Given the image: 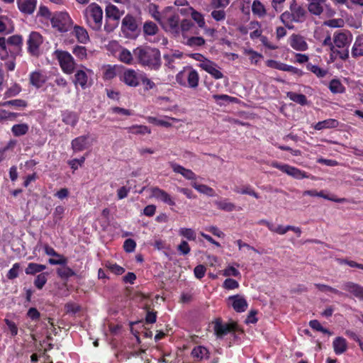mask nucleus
<instances>
[{
  "instance_id": "f257e3e1",
  "label": "nucleus",
  "mask_w": 363,
  "mask_h": 363,
  "mask_svg": "<svg viewBox=\"0 0 363 363\" xmlns=\"http://www.w3.org/2000/svg\"><path fill=\"white\" fill-rule=\"evenodd\" d=\"M133 54L143 65L152 69H157L160 65V52L156 48L139 47L133 50Z\"/></svg>"
},
{
  "instance_id": "f03ea898",
  "label": "nucleus",
  "mask_w": 363,
  "mask_h": 363,
  "mask_svg": "<svg viewBox=\"0 0 363 363\" xmlns=\"http://www.w3.org/2000/svg\"><path fill=\"white\" fill-rule=\"evenodd\" d=\"M199 79L198 72L191 66L184 67L175 77V80L179 85L190 89L198 87Z\"/></svg>"
},
{
  "instance_id": "7ed1b4c3",
  "label": "nucleus",
  "mask_w": 363,
  "mask_h": 363,
  "mask_svg": "<svg viewBox=\"0 0 363 363\" xmlns=\"http://www.w3.org/2000/svg\"><path fill=\"white\" fill-rule=\"evenodd\" d=\"M86 23L93 30H99L102 26L103 10L96 3H91L86 7L84 12Z\"/></svg>"
},
{
  "instance_id": "20e7f679",
  "label": "nucleus",
  "mask_w": 363,
  "mask_h": 363,
  "mask_svg": "<svg viewBox=\"0 0 363 363\" xmlns=\"http://www.w3.org/2000/svg\"><path fill=\"white\" fill-rule=\"evenodd\" d=\"M55 55L65 74H72L74 72L76 63L70 53L57 50L55 52Z\"/></svg>"
},
{
  "instance_id": "39448f33",
  "label": "nucleus",
  "mask_w": 363,
  "mask_h": 363,
  "mask_svg": "<svg viewBox=\"0 0 363 363\" xmlns=\"http://www.w3.org/2000/svg\"><path fill=\"white\" fill-rule=\"evenodd\" d=\"M93 76L94 72L92 69L84 65H80L76 70L74 83L80 86L82 89H85L91 86Z\"/></svg>"
},
{
  "instance_id": "423d86ee",
  "label": "nucleus",
  "mask_w": 363,
  "mask_h": 363,
  "mask_svg": "<svg viewBox=\"0 0 363 363\" xmlns=\"http://www.w3.org/2000/svg\"><path fill=\"white\" fill-rule=\"evenodd\" d=\"M51 23L60 32H67L72 27V21L67 12H59L53 16Z\"/></svg>"
},
{
  "instance_id": "0eeeda50",
  "label": "nucleus",
  "mask_w": 363,
  "mask_h": 363,
  "mask_svg": "<svg viewBox=\"0 0 363 363\" xmlns=\"http://www.w3.org/2000/svg\"><path fill=\"white\" fill-rule=\"evenodd\" d=\"M28 52L33 56H39L41 51L40 48L43 43L42 35L36 31L31 32L27 39Z\"/></svg>"
},
{
  "instance_id": "6e6552de",
  "label": "nucleus",
  "mask_w": 363,
  "mask_h": 363,
  "mask_svg": "<svg viewBox=\"0 0 363 363\" xmlns=\"http://www.w3.org/2000/svg\"><path fill=\"white\" fill-rule=\"evenodd\" d=\"M165 11L164 16L161 21L160 25L162 28L169 33L173 34H178L179 33V18L177 15H168L167 11Z\"/></svg>"
},
{
  "instance_id": "1a4fd4ad",
  "label": "nucleus",
  "mask_w": 363,
  "mask_h": 363,
  "mask_svg": "<svg viewBox=\"0 0 363 363\" xmlns=\"http://www.w3.org/2000/svg\"><path fill=\"white\" fill-rule=\"evenodd\" d=\"M142 74L143 72H139L132 69H126L120 78L127 86L136 87L140 83Z\"/></svg>"
},
{
  "instance_id": "9d476101",
  "label": "nucleus",
  "mask_w": 363,
  "mask_h": 363,
  "mask_svg": "<svg viewBox=\"0 0 363 363\" xmlns=\"http://www.w3.org/2000/svg\"><path fill=\"white\" fill-rule=\"evenodd\" d=\"M147 191L149 192L150 198H154L170 206H174L176 204L174 199L167 192L158 187H151Z\"/></svg>"
},
{
  "instance_id": "9b49d317",
  "label": "nucleus",
  "mask_w": 363,
  "mask_h": 363,
  "mask_svg": "<svg viewBox=\"0 0 363 363\" xmlns=\"http://www.w3.org/2000/svg\"><path fill=\"white\" fill-rule=\"evenodd\" d=\"M215 335L217 337H223L235 329L236 324L234 323H223L220 319H216L212 323Z\"/></svg>"
},
{
  "instance_id": "f8f14e48",
  "label": "nucleus",
  "mask_w": 363,
  "mask_h": 363,
  "mask_svg": "<svg viewBox=\"0 0 363 363\" xmlns=\"http://www.w3.org/2000/svg\"><path fill=\"white\" fill-rule=\"evenodd\" d=\"M352 40V35L349 31L335 32L333 35L335 47L343 48L348 46Z\"/></svg>"
},
{
  "instance_id": "ddd939ff",
  "label": "nucleus",
  "mask_w": 363,
  "mask_h": 363,
  "mask_svg": "<svg viewBox=\"0 0 363 363\" xmlns=\"http://www.w3.org/2000/svg\"><path fill=\"white\" fill-rule=\"evenodd\" d=\"M89 135H81L72 140L71 145L74 152H82L91 146Z\"/></svg>"
},
{
  "instance_id": "4468645a",
  "label": "nucleus",
  "mask_w": 363,
  "mask_h": 363,
  "mask_svg": "<svg viewBox=\"0 0 363 363\" xmlns=\"http://www.w3.org/2000/svg\"><path fill=\"white\" fill-rule=\"evenodd\" d=\"M227 304L238 313L244 312L247 308V303L242 296H229Z\"/></svg>"
},
{
  "instance_id": "2eb2a0df",
  "label": "nucleus",
  "mask_w": 363,
  "mask_h": 363,
  "mask_svg": "<svg viewBox=\"0 0 363 363\" xmlns=\"http://www.w3.org/2000/svg\"><path fill=\"white\" fill-rule=\"evenodd\" d=\"M202 69L208 73L212 77L216 79H220L223 77V74L220 71L219 66L214 62L208 60L206 64L202 66Z\"/></svg>"
},
{
  "instance_id": "dca6fc26",
  "label": "nucleus",
  "mask_w": 363,
  "mask_h": 363,
  "mask_svg": "<svg viewBox=\"0 0 363 363\" xmlns=\"http://www.w3.org/2000/svg\"><path fill=\"white\" fill-rule=\"evenodd\" d=\"M291 47L298 51H305L308 49V44L303 37L293 34L289 38Z\"/></svg>"
},
{
  "instance_id": "f3484780",
  "label": "nucleus",
  "mask_w": 363,
  "mask_h": 363,
  "mask_svg": "<svg viewBox=\"0 0 363 363\" xmlns=\"http://www.w3.org/2000/svg\"><path fill=\"white\" fill-rule=\"evenodd\" d=\"M170 166L175 173L180 174L185 179L191 181V182H196L197 176L192 170L186 169L184 167L173 162L170 163Z\"/></svg>"
},
{
  "instance_id": "a211bd4d",
  "label": "nucleus",
  "mask_w": 363,
  "mask_h": 363,
  "mask_svg": "<svg viewBox=\"0 0 363 363\" xmlns=\"http://www.w3.org/2000/svg\"><path fill=\"white\" fill-rule=\"evenodd\" d=\"M43 248H44V250H45V252L46 255H48L49 256H52V257H55L57 258V260H55L53 258L49 259L48 262L50 264L55 265V264H67V259L65 257H64L62 255L58 254L54 250V248H52V247H50L48 245H45Z\"/></svg>"
},
{
  "instance_id": "6ab92c4d",
  "label": "nucleus",
  "mask_w": 363,
  "mask_h": 363,
  "mask_svg": "<svg viewBox=\"0 0 363 363\" xmlns=\"http://www.w3.org/2000/svg\"><path fill=\"white\" fill-rule=\"evenodd\" d=\"M19 10L26 14H32L37 5V0H17Z\"/></svg>"
},
{
  "instance_id": "aec40b11",
  "label": "nucleus",
  "mask_w": 363,
  "mask_h": 363,
  "mask_svg": "<svg viewBox=\"0 0 363 363\" xmlns=\"http://www.w3.org/2000/svg\"><path fill=\"white\" fill-rule=\"evenodd\" d=\"M105 11L106 18L111 19L116 21V25L114 26H116L118 24V21L123 16V13L116 6L111 4H108L106 6Z\"/></svg>"
},
{
  "instance_id": "412c9836",
  "label": "nucleus",
  "mask_w": 363,
  "mask_h": 363,
  "mask_svg": "<svg viewBox=\"0 0 363 363\" xmlns=\"http://www.w3.org/2000/svg\"><path fill=\"white\" fill-rule=\"evenodd\" d=\"M291 11V20L296 22H301L304 19L305 10L301 6H298L296 1L294 0L290 6Z\"/></svg>"
},
{
  "instance_id": "4be33fe9",
  "label": "nucleus",
  "mask_w": 363,
  "mask_h": 363,
  "mask_svg": "<svg viewBox=\"0 0 363 363\" xmlns=\"http://www.w3.org/2000/svg\"><path fill=\"white\" fill-rule=\"evenodd\" d=\"M342 289L354 295H363V286L352 281H347L342 284Z\"/></svg>"
},
{
  "instance_id": "5701e85b",
  "label": "nucleus",
  "mask_w": 363,
  "mask_h": 363,
  "mask_svg": "<svg viewBox=\"0 0 363 363\" xmlns=\"http://www.w3.org/2000/svg\"><path fill=\"white\" fill-rule=\"evenodd\" d=\"M326 0H310L308 11L313 15L319 16L323 11V7Z\"/></svg>"
},
{
  "instance_id": "b1692460",
  "label": "nucleus",
  "mask_w": 363,
  "mask_h": 363,
  "mask_svg": "<svg viewBox=\"0 0 363 363\" xmlns=\"http://www.w3.org/2000/svg\"><path fill=\"white\" fill-rule=\"evenodd\" d=\"M46 80V76L38 71L33 72L30 74V82L36 88L41 87Z\"/></svg>"
},
{
  "instance_id": "393cba45",
  "label": "nucleus",
  "mask_w": 363,
  "mask_h": 363,
  "mask_svg": "<svg viewBox=\"0 0 363 363\" xmlns=\"http://www.w3.org/2000/svg\"><path fill=\"white\" fill-rule=\"evenodd\" d=\"M138 28V25L135 18L129 15L124 17L122 21V30L123 32H135Z\"/></svg>"
},
{
  "instance_id": "a878e982",
  "label": "nucleus",
  "mask_w": 363,
  "mask_h": 363,
  "mask_svg": "<svg viewBox=\"0 0 363 363\" xmlns=\"http://www.w3.org/2000/svg\"><path fill=\"white\" fill-rule=\"evenodd\" d=\"M351 52L354 57L363 56V34L357 36Z\"/></svg>"
},
{
  "instance_id": "bb28decb",
  "label": "nucleus",
  "mask_w": 363,
  "mask_h": 363,
  "mask_svg": "<svg viewBox=\"0 0 363 363\" xmlns=\"http://www.w3.org/2000/svg\"><path fill=\"white\" fill-rule=\"evenodd\" d=\"M74 33L80 43L86 44L89 41V34L85 28L81 26H74Z\"/></svg>"
},
{
  "instance_id": "cd10ccee",
  "label": "nucleus",
  "mask_w": 363,
  "mask_h": 363,
  "mask_svg": "<svg viewBox=\"0 0 363 363\" xmlns=\"http://www.w3.org/2000/svg\"><path fill=\"white\" fill-rule=\"evenodd\" d=\"M286 174L296 179H301L303 178H308V175L304 171H302L296 167L287 164L285 172Z\"/></svg>"
},
{
  "instance_id": "c85d7f7f",
  "label": "nucleus",
  "mask_w": 363,
  "mask_h": 363,
  "mask_svg": "<svg viewBox=\"0 0 363 363\" xmlns=\"http://www.w3.org/2000/svg\"><path fill=\"white\" fill-rule=\"evenodd\" d=\"M191 185L194 189H195L198 192L205 194L208 196H214L215 191L214 190L205 184H199L196 182H193L191 183Z\"/></svg>"
},
{
  "instance_id": "c756f323",
  "label": "nucleus",
  "mask_w": 363,
  "mask_h": 363,
  "mask_svg": "<svg viewBox=\"0 0 363 363\" xmlns=\"http://www.w3.org/2000/svg\"><path fill=\"white\" fill-rule=\"evenodd\" d=\"M338 126V121L333 118H329L323 121L317 123L314 125V128L317 130H320L327 128H333Z\"/></svg>"
},
{
  "instance_id": "7c9ffc66",
  "label": "nucleus",
  "mask_w": 363,
  "mask_h": 363,
  "mask_svg": "<svg viewBox=\"0 0 363 363\" xmlns=\"http://www.w3.org/2000/svg\"><path fill=\"white\" fill-rule=\"evenodd\" d=\"M334 351L337 354H342L347 349V342L345 338L336 337L333 342Z\"/></svg>"
},
{
  "instance_id": "2f4dec72",
  "label": "nucleus",
  "mask_w": 363,
  "mask_h": 363,
  "mask_svg": "<svg viewBox=\"0 0 363 363\" xmlns=\"http://www.w3.org/2000/svg\"><path fill=\"white\" fill-rule=\"evenodd\" d=\"M14 29L12 21L6 16L0 18V33H11Z\"/></svg>"
},
{
  "instance_id": "473e14b6",
  "label": "nucleus",
  "mask_w": 363,
  "mask_h": 363,
  "mask_svg": "<svg viewBox=\"0 0 363 363\" xmlns=\"http://www.w3.org/2000/svg\"><path fill=\"white\" fill-rule=\"evenodd\" d=\"M188 9L190 11L192 19L197 23L198 26L201 28H204L206 22L203 15L191 6L188 7Z\"/></svg>"
},
{
  "instance_id": "72a5a7b5",
  "label": "nucleus",
  "mask_w": 363,
  "mask_h": 363,
  "mask_svg": "<svg viewBox=\"0 0 363 363\" xmlns=\"http://www.w3.org/2000/svg\"><path fill=\"white\" fill-rule=\"evenodd\" d=\"M191 354L194 358H196L198 360H201L203 359L208 358L209 352L205 347L197 346L193 349Z\"/></svg>"
},
{
  "instance_id": "f704fd0d",
  "label": "nucleus",
  "mask_w": 363,
  "mask_h": 363,
  "mask_svg": "<svg viewBox=\"0 0 363 363\" xmlns=\"http://www.w3.org/2000/svg\"><path fill=\"white\" fill-rule=\"evenodd\" d=\"M329 89L333 94H342L345 88L342 82L337 79H332L329 83Z\"/></svg>"
},
{
  "instance_id": "c9c22d12",
  "label": "nucleus",
  "mask_w": 363,
  "mask_h": 363,
  "mask_svg": "<svg viewBox=\"0 0 363 363\" xmlns=\"http://www.w3.org/2000/svg\"><path fill=\"white\" fill-rule=\"evenodd\" d=\"M62 120L65 124L73 127L78 122V116L75 113L65 111L62 113Z\"/></svg>"
},
{
  "instance_id": "e433bc0d",
  "label": "nucleus",
  "mask_w": 363,
  "mask_h": 363,
  "mask_svg": "<svg viewBox=\"0 0 363 363\" xmlns=\"http://www.w3.org/2000/svg\"><path fill=\"white\" fill-rule=\"evenodd\" d=\"M239 264H229L223 271V275L225 277H240L241 276L238 267Z\"/></svg>"
},
{
  "instance_id": "4c0bfd02",
  "label": "nucleus",
  "mask_w": 363,
  "mask_h": 363,
  "mask_svg": "<svg viewBox=\"0 0 363 363\" xmlns=\"http://www.w3.org/2000/svg\"><path fill=\"white\" fill-rule=\"evenodd\" d=\"M252 11L253 14L257 15L258 17H263L266 14V9L264 6L258 0H255L252 3Z\"/></svg>"
},
{
  "instance_id": "58836bf2",
  "label": "nucleus",
  "mask_w": 363,
  "mask_h": 363,
  "mask_svg": "<svg viewBox=\"0 0 363 363\" xmlns=\"http://www.w3.org/2000/svg\"><path fill=\"white\" fill-rule=\"evenodd\" d=\"M45 269L46 266L44 264L31 262L28 264V267L25 269V272L26 274H35L43 272Z\"/></svg>"
},
{
  "instance_id": "ea45409f",
  "label": "nucleus",
  "mask_w": 363,
  "mask_h": 363,
  "mask_svg": "<svg viewBox=\"0 0 363 363\" xmlns=\"http://www.w3.org/2000/svg\"><path fill=\"white\" fill-rule=\"evenodd\" d=\"M180 236L187 239L188 240L193 241L196 238V234L194 230L189 228H180L178 230Z\"/></svg>"
},
{
  "instance_id": "a19ab883",
  "label": "nucleus",
  "mask_w": 363,
  "mask_h": 363,
  "mask_svg": "<svg viewBox=\"0 0 363 363\" xmlns=\"http://www.w3.org/2000/svg\"><path fill=\"white\" fill-rule=\"evenodd\" d=\"M128 132L133 134L145 135L150 134L151 130L146 125H136L130 127Z\"/></svg>"
},
{
  "instance_id": "79ce46f5",
  "label": "nucleus",
  "mask_w": 363,
  "mask_h": 363,
  "mask_svg": "<svg viewBox=\"0 0 363 363\" xmlns=\"http://www.w3.org/2000/svg\"><path fill=\"white\" fill-rule=\"evenodd\" d=\"M234 191L240 194L250 195L256 199H259V195L254 191L250 186H244L242 187H235Z\"/></svg>"
},
{
  "instance_id": "37998d69",
  "label": "nucleus",
  "mask_w": 363,
  "mask_h": 363,
  "mask_svg": "<svg viewBox=\"0 0 363 363\" xmlns=\"http://www.w3.org/2000/svg\"><path fill=\"white\" fill-rule=\"evenodd\" d=\"M12 133L16 136L25 135L28 130V125L26 123L14 125L11 128Z\"/></svg>"
},
{
  "instance_id": "c03bdc74",
  "label": "nucleus",
  "mask_w": 363,
  "mask_h": 363,
  "mask_svg": "<svg viewBox=\"0 0 363 363\" xmlns=\"http://www.w3.org/2000/svg\"><path fill=\"white\" fill-rule=\"evenodd\" d=\"M307 69L315 74L318 77H324L327 74V70L322 69L321 67L312 65L311 63H308L306 66Z\"/></svg>"
},
{
  "instance_id": "a18cd8bd",
  "label": "nucleus",
  "mask_w": 363,
  "mask_h": 363,
  "mask_svg": "<svg viewBox=\"0 0 363 363\" xmlns=\"http://www.w3.org/2000/svg\"><path fill=\"white\" fill-rule=\"evenodd\" d=\"M72 52L80 60H86L87 57L86 49L84 46H75Z\"/></svg>"
},
{
  "instance_id": "49530a36",
  "label": "nucleus",
  "mask_w": 363,
  "mask_h": 363,
  "mask_svg": "<svg viewBox=\"0 0 363 363\" xmlns=\"http://www.w3.org/2000/svg\"><path fill=\"white\" fill-rule=\"evenodd\" d=\"M157 26L152 22H146L143 26V31L145 35H154L157 32Z\"/></svg>"
},
{
  "instance_id": "de8ad7c7",
  "label": "nucleus",
  "mask_w": 363,
  "mask_h": 363,
  "mask_svg": "<svg viewBox=\"0 0 363 363\" xmlns=\"http://www.w3.org/2000/svg\"><path fill=\"white\" fill-rule=\"evenodd\" d=\"M287 96L291 101H295L299 104L304 105L306 104V97L303 94H296L294 92H289Z\"/></svg>"
},
{
  "instance_id": "09e8293b",
  "label": "nucleus",
  "mask_w": 363,
  "mask_h": 363,
  "mask_svg": "<svg viewBox=\"0 0 363 363\" xmlns=\"http://www.w3.org/2000/svg\"><path fill=\"white\" fill-rule=\"evenodd\" d=\"M119 59L121 62L128 65L131 64L133 62L132 54L127 49H122L120 51Z\"/></svg>"
},
{
  "instance_id": "8fccbe9b",
  "label": "nucleus",
  "mask_w": 363,
  "mask_h": 363,
  "mask_svg": "<svg viewBox=\"0 0 363 363\" xmlns=\"http://www.w3.org/2000/svg\"><path fill=\"white\" fill-rule=\"evenodd\" d=\"M268 229L272 232L279 235H284L287 231L290 230V225L284 226L279 225L275 227L274 225H268Z\"/></svg>"
},
{
  "instance_id": "3c124183",
  "label": "nucleus",
  "mask_w": 363,
  "mask_h": 363,
  "mask_svg": "<svg viewBox=\"0 0 363 363\" xmlns=\"http://www.w3.org/2000/svg\"><path fill=\"white\" fill-rule=\"evenodd\" d=\"M149 123L155 124L156 125H160L164 127H170L172 123L166 119L157 118L156 117L149 116L147 118Z\"/></svg>"
},
{
  "instance_id": "603ef678",
  "label": "nucleus",
  "mask_w": 363,
  "mask_h": 363,
  "mask_svg": "<svg viewBox=\"0 0 363 363\" xmlns=\"http://www.w3.org/2000/svg\"><path fill=\"white\" fill-rule=\"evenodd\" d=\"M116 74V67L106 65L104 67V77L106 79H113Z\"/></svg>"
},
{
  "instance_id": "864d4df0",
  "label": "nucleus",
  "mask_w": 363,
  "mask_h": 363,
  "mask_svg": "<svg viewBox=\"0 0 363 363\" xmlns=\"http://www.w3.org/2000/svg\"><path fill=\"white\" fill-rule=\"evenodd\" d=\"M106 267L113 274L121 275L125 272V269L117 264L108 262L106 264Z\"/></svg>"
},
{
  "instance_id": "5fc2aeb1",
  "label": "nucleus",
  "mask_w": 363,
  "mask_h": 363,
  "mask_svg": "<svg viewBox=\"0 0 363 363\" xmlns=\"http://www.w3.org/2000/svg\"><path fill=\"white\" fill-rule=\"evenodd\" d=\"M48 273H41L37 276L34 282L37 288L41 289L45 284L48 279Z\"/></svg>"
},
{
  "instance_id": "6e6d98bb",
  "label": "nucleus",
  "mask_w": 363,
  "mask_h": 363,
  "mask_svg": "<svg viewBox=\"0 0 363 363\" xmlns=\"http://www.w3.org/2000/svg\"><path fill=\"white\" fill-rule=\"evenodd\" d=\"M212 18L216 21H221L225 19V12L223 9H215L211 12Z\"/></svg>"
},
{
  "instance_id": "4d7b16f0",
  "label": "nucleus",
  "mask_w": 363,
  "mask_h": 363,
  "mask_svg": "<svg viewBox=\"0 0 363 363\" xmlns=\"http://www.w3.org/2000/svg\"><path fill=\"white\" fill-rule=\"evenodd\" d=\"M85 161V157H81L79 159H73L68 161V164L73 171L77 170L79 167H82Z\"/></svg>"
},
{
  "instance_id": "13d9d810",
  "label": "nucleus",
  "mask_w": 363,
  "mask_h": 363,
  "mask_svg": "<svg viewBox=\"0 0 363 363\" xmlns=\"http://www.w3.org/2000/svg\"><path fill=\"white\" fill-rule=\"evenodd\" d=\"M245 54L248 55L252 63L257 64L262 58V55L252 50H246Z\"/></svg>"
},
{
  "instance_id": "bf43d9fd",
  "label": "nucleus",
  "mask_w": 363,
  "mask_h": 363,
  "mask_svg": "<svg viewBox=\"0 0 363 363\" xmlns=\"http://www.w3.org/2000/svg\"><path fill=\"white\" fill-rule=\"evenodd\" d=\"M140 82H142L144 86V89L146 91L152 89L155 87V84L151 79L147 78L143 73L141 77Z\"/></svg>"
},
{
  "instance_id": "052dcab7",
  "label": "nucleus",
  "mask_w": 363,
  "mask_h": 363,
  "mask_svg": "<svg viewBox=\"0 0 363 363\" xmlns=\"http://www.w3.org/2000/svg\"><path fill=\"white\" fill-rule=\"evenodd\" d=\"M217 206L220 209L226 211H233L235 209V206L227 201H220L217 203Z\"/></svg>"
},
{
  "instance_id": "680f3d73",
  "label": "nucleus",
  "mask_w": 363,
  "mask_h": 363,
  "mask_svg": "<svg viewBox=\"0 0 363 363\" xmlns=\"http://www.w3.org/2000/svg\"><path fill=\"white\" fill-rule=\"evenodd\" d=\"M223 286L227 290H233L238 288L239 283L237 281L229 278L224 281Z\"/></svg>"
},
{
  "instance_id": "e2e57ef3",
  "label": "nucleus",
  "mask_w": 363,
  "mask_h": 363,
  "mask_svg": "<svg viewBox=\"0 0 363 363\" xmlns=\"http://www.w3.org/2000/svg\"><path fill=\"white\" fill-rule=\"evenodd\" d=\"M7 43L9 45L20 46L22 45L23 38L19 35H14L8 38Z\"/></svg>"
},
{
  "instance_id": "0e129e2a",
  "label": "nucleus",
  "mask_w": 363,
  "mask_h": 363,
  "mask_svg": "<svg viewBox=\"0 0 363 363\" xmlns=\"http://www.w3.org/2000/svg\"><path fill=\"white\" fill-rule=\"evenodd\" d=\"M330 28H342L344 26V21L342 18L330 19L324 23Z\"/></svg>"
},
{
  "instance_id": "69168bd1",
  "label": "nucleus",
  "mask_w": 363,
  "mask_h": 363,
  "mask_svg": "<svg viewBox=\"0 0 363 363\" xmlns=\"http://www.w3.org/2000/svg\"><path fill=\"white\" fill-rule=\"evenodd\" d=\"M230 4V0H211V6L213 9H225Z\"/></svg>"
},
{
  "instance_id": "338daca9",
  "label": "nucleus",
  "mask_w": 363,
  "mask_h": 363,
  "mask_svg": "<svg viewBox=\"0 0 363 363\" xmlns=\"http://www.w3.org/2000/svg\"><path fill=\"white\" fill-rule=\"evenodd\" d=\"M57 274L62 278H68L74 275V271L67 267L58 269Z\"/></svg>"
},
{
  "instance_id": "774afa93",
  "label": "nucleus",
  "mask_w": 363,
  "mask_h": 363,
  "mask_svg": "<svg viewBox=\"0 0 363 363\" xmlns=\"http://www.w3.org/2000/svg\"><path fill=\"white\" fill-rule=\"evenodd\" d=\"M21 91V87L18 84H13L6 92V95L9 97L15 96Z\"/></svg>"
}]
</instances>
